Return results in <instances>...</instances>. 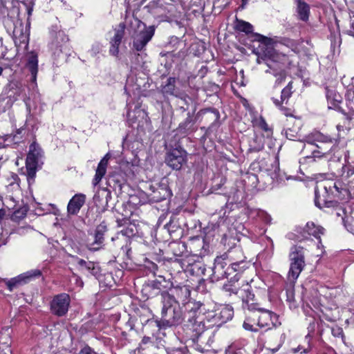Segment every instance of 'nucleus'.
<instances>
[{
    "instance_id": "nucleus-1",
    "label": "nucleus",
    "mask_w": 354,
    "mask_h": 354,
    "mask_svg": "<svg viewBox=\"0 0 354 354\" xmlns=\"http://www.w3.org/2000/svg\"><path fill=\"white\" fill-rule=\"evenodd\" d=\"M167 293L174 300L177 301L178 304L181 302L186 307V330L194 333L193 336L201 335L205 330V324L201 315L203 304L189 299L191 291L187 286L173 287Z\"/></svg>"
},
{
    "instance_id": "nucleus-2",
    "label": "nucleus",
    "mask_w": 354,
    "mask_h": 354,
    "mask_svg": "<svg viewBox=\"0 0 354 354\" xmlns=\"http://www.w3.org/2000/svg\"><path fill=\"white\" fill-rule=\"evenodd\" d=\"M248 264L242 249L239 246H234L214 259L212 278L218 281L228 278L234 272L241 274L248 267Z\"/></svg>"
},
{
    "instance_id": "nucleus-3",
    "label": "nucleus",
    "mask_w": 354,
    "mask_h": 354,
    "mask_svg": "<svg viewBox=\"0 0 354 354\" xmlns=\"http://www.w3.org/2000/svg\"><path fill=\"white\" fill-rule=\"evenodd\" d=\"M256 37L266 46L258 56L257 63H265L268 66V69L266 70V73H270L277 78L274 86H277L286 79L284 66L287 57L285 55L278 53L271 46V39L260 34H256Z\"/></svg>"
},
{
    "instance_id": "nucleus-4",
    "label": "nucleus",
    "mask_w": 354,
    "mask_h": 354,
    "mask_svg": "<svg viewBox=\"0 0 354 354\" xmlns=\"http://www.w3.org/2000/svg\"><path fill=\"white\" fill-rule=\"evenodd\" d=\"M161 302V318L156 321L157 326L159 328H167L180 325L184 319L180 304L174 300L167 292H162Z\"/></svg>"
},
{
    "instance_id": "nucleus-5",
    "label": "nucleus",
    "mask_w": 354,
    "mask_h": 354,
    "mask_svg": "<svg viewBox=\"0 0 354 354\" xmlns=\"http://www.w3.org/2000/svg\"><path fill=\"white\" fill-rule=\"evenodd\" d=\"M275 321L276 314L259 306L246 315L243 327L246 330L257 332L256 326L268 330L275 325Z\"/></svg>"
},
{
    "instance_id": "nucleus-6",
    "label": "nucleus",
    "mask_w": 354,
    "mask_h": 354,
    "mask_svg": "<svg viewBox=\"0 0 354 354\" xmlns=\"http://www.w3.org/2000/svg\"><path fill=\"white\" fill-rule=\"evenodd\" d=\"M324 189L325 194H323L322 197L318 196L315 189V204L320 209L337 207V202L333 198L344 200L349 196L348 188L343 187L340 182H328L324 186Z\"/></svg>"
},
{
    "instance_id": "nucleus-7",
    "label": "nucleus",
    "mask_w": 354,
    "mask_h": 354,
    "mask_svg": "<svg viewBox=\"0 0 354 354\" xmlns=\"http://www.w3.org/2000/svg\"><path fill=\"white\" fill-rule=\"evenodd\" d=\"M130 34L132 39L131 49L138 52L145 50L146 46L152 39L155 29L153 26L147 27L138 18H134L130 24Z\"/></svg>"
},
{
    "instance_id": "nucleus-8",
    "label": "nucleus",
    "mask_w": 354,
    "mask_h": 354,
    "mask_svg": "<svg viewBox=\"0 0 354 354\" xmlns=\"http://www.w3.org/2000/svg\"><path fill=\"white\" fill-rule=\"evenodd\" d=\"M290 261L288 279L295 281L305 267L304 249L303 247L294 245L289 254Z\"/></svg>"
},
{
    "instance_id": "nucleus-9",
    "label": "nucleus",
    "mask_w": 354,
    "mask_h": 354,
    "mask_svg": "<svg viewBox=\"0 0 354 354\" xmlns=\"http://www.w3.org/2000/svg\"><path fill=\"white\" fill-rule=\"evenodd\" d=\"M306 142L308 145H315L320 149L313 152V157H319V153L324 155L329 152L336 145L337 140L317 131L309 136Z\"/></svg>"
},
{
    "instance_id": "nucleus-10",
    "label": "nucleus",
    "mask_w": 354,
    "mask_h": 354,
    "mask_svg": "<svg viewBox=\"0 0 354 354\" xmlns=\"http://www.w3.org/2000/svg\"><path fill=\"white\" fill-rule=\"evenodd\" d=\"M187 161V153L180 147L171 149L167 152L165 162L173 169H180Z\"/></svg>"
},
{
    "instance_id": "nucleus-11",
    "label": "nucleus",
    "mask_w": 354,
    "mask_h": 354,
    "mask_svg": "<svg viewBox=\"0 0 354 354\" xmlns=\"http://www.w3.org/2000/svg\"><path fill=\"white\" fill-rule=\"evenodd\" d=\"M41 275V270L35 269L29 270L10 279H1L0 281H4L8 289L12 292L14 289L28 283L31 279L39 277Z\"/></svg>"
},
{
    "instance_id": "nucleus-12",
    "label": "nucleus",
    "mask_w": 354,
    "mask_h": 354,
    "mask_svg": "<svg viewBox=\"0 0 354 354\" xmlns=\"http://www.w3.org/2000/svg\"><path fill=\"white\" fill-rule=\"evenodd\" d=\"M12 38L18 53L19 51L25 52L28 49L29 32L27 27L24 26L22 23L15 26Z\"/></svg>"
},
{
    "instance_id": "nucleus-13",
    "label": "nucleus",
    "mask_w": 354,
    "mask_h": 354,
    "mask_svg": "<svg viewBox=\"0 0 354 354\" xmlns=\"http://www.w3.org/2000/svg\"><path fill=\"white\" fill-rule=\"evenodd\" d=\"M71 303L70 296L66 293H61L55 295L50 302L51 313L58 317L65 315Z\"/></svg>"
},
{
    "instance_id": "nucleus-14",
    "label": "nucleus",
    "mask_w": 354,
    "mask_h": 354,
    "mask_svg": "<svg viewBox=\"0 0 354 354\" xmlns=\"http://www.w3.org/2000/svg\"><path fill=\"white\" fill-rule=\"evenodd\" d=\"M172 283L169 280L165 279L162 276H158L155 280L149 281L143 288L144 291L149 293L148 297H153L160 293L162 296V292H167V289H170Z\"/></svg>"
},
{
    "instance_id": "nucleus-15",
    "label": "nucleus",
    "mask_w": 354,
    "mask_h": 354,
    "mask_svg": "<svg viewBox=\"0 0 354 354\" xmlns=\"http://www.w3.org/2000/svg\"><path fill=\"white\" fill-rule=\"evenodd\" d=\"M234 315L233 308L230 305L222 306L208 315L214 324L220 326L231 320Z\"/></svg>"
},
{
    "instance_id": "nucleus-16",
    "label": "nucleus",
    "mask_w": 354,
    "mask_h": 354,
    "mask_svg": "<svg viewBox=\"0 0 354 354\" xmlns=\"http://www.w3.org/2000/svg\"><path fill=\"white\" fill-rule=\"evenodd\" d=\"M220 113L215 108H206L200 110L196 115V120L209 125V129H212L218 125Z\"/></svg>"
},
{
    "instance_id": "nucleus-17",
    "label": "nucleus",
    "mask_w": 354,
    "mask_h": 354,
    "mask_svg": "<svg viewBox=\"0 0 354 354\" xmlns=\"http://www.w3.org/2000/svg\"><path fill=\"white\" fill-rule=\"evenodd\" d=\"M171 191L165 185H150L147 193L150 203H158L171 196Z\"/></svg>"
},
{
    "instance_id": "nucleus-18",
    "label": "nucleus",
    "mask_w": 354,
    "mask_h": 354,
    "mask_svg": "<svg viewBox=\"0 0 354 354\" xmlns=\"http://www.w3.org/2000/svg\"><path fill=\"white\" fill-rule=\"evenodd\" d=\"M106 230V225L104 223L96 227L93 234V241L87 243L89 250L97 251L102 248Z\"/></svg>"
},
{
    "instance_id": "nucleus-19",
    "label": "nucleus",
    "mask_w": 354,
    "mask_h": 354,
    "mask_svg": "<svg viewBox=\"0 0 354 354\" xmlns=\"http://www.w3.org/2000/svg\"><path fill=\"white\" fill-rule=\"evenodd\" d=\"M240 275L241 273L234 272L228 278H226L227 281L222 287V291L226 296L231 297L232 295L240 293V284L239 283Z\"/></svg>"
},
{
    "instance_id": "nucleus-20",
    "label": "nucleus",
    "mask_w": 354,
    "mask_h": 354,
    "mask_svg": "<svg viewBox=\"0 0 354 354\" xmlns=\"http://www.w3.org/2000/svg\"><path fill=\"white\" fill-rule=\"evenodd\" d=\"M125 25L124 23H120L115 28V33L113 37L111 39V47L109 52L111 55L116 56L119 53V46L121 44L122 39L124 35Z\"/></svg>"
},
{
    "instance_id": "nucleus-21",
    "label": "nucleus",
    "mask_w": 354,
    "mask_h": 354,
    "mask_svg": "<svg viewBox=\"0 0 354 354\" xmlns=\"http://www.w3.org/2000/svg\"><path fill=\"white\" fill-rule=\"evenodd\" d=\"M72 258L75 261L78 269L84 274H91L97 277L99 274V268L93 261H86L84 259H80L77 256H72Z\"/></svg>"
},
{
    "instance_id": "nucleus-22",
    "label": "nucleus",
    "mask_w": 354,
    "mask_h": 354,
    "mask_svg": "<svg viewBox=\"0 0 354 354\" xmlns=\"http://www.w3.org/2000/svg\"><path fill=\"white\" fill-rule=\"evenodd\" d=\"M26 68L30 73V80L35 83L38 72V55L35 52L31 51L27 54Z\"/></svg>"
},
{
    "instance_id": "nucleus-23",
    "label": "nucleus",
    "mask_w": 354,
    "mask_h": 354,
    "mask_svg": "<svg viewBox=\"0 0 354 354\" xmlns=\"http://www.w3.org/2000/svg\"><path fill=\"white\" fill-rule=\"evenodd\" d=\"M11 333L12 329L10 327L2 328L0 331V354H12Z\"/></svg>"
},
{
    "instance_id": "nucleus-24",
    "label": "nucleus",
    "mask_w": 354,
    "mask_h": 354,
    "mask_svg": "<svg viewBox=\"0 0 354 354\" xmlns=\"http://www.w3.org/2000/svg\"><path fill=\"white\" fill-rule=\"evenodd\" d=\"M86 196L82 194H75L69 201L67 205V213L68 216L77 215L82 207L85 203Z\"/></svg>"
},
{
    "instance_id": "nucleus-25",
    "label": "nucleus",
    "mask_w": 354,
    "mask_h": 354,
    "mask_svg": "<svg viewBox=\"0 0 354 354\" xmlns=\"http://www.w3.org/2000/svg\"><path fill=\"white\" fill-rule=\"evenodd\" d=\"M241 297L242 299V307L243 309H247L248 313L260 306L259 304L255 302L254 294L249 288L243 290V293L241 294Z\"/></svg>"
},
{
    "instance_id": "nucleus-26",
    "label": "nucleus",
    "mask_w": 354,
    "mask_h": 354,
    "mask_svg": "<svg viewBox=\"0 0 354 354\" xmlns=\"http://www.w3.org/2000/svg\"><path fill=\"white\" fill-rule=\"evenodd\" d=\"M195 122L196 120L194 119L193 114L189 112L185 120L179 124L177 128L178 133L183 136L193 133L196 130Z\"/></svg>"
},
{
    "instance_id": "nucleus-27",
    "label": "nucleus",
    "mask_w": 354,
    "mask_h": 354,
    "mask_svg": "<svg viewBox=\"0 0 354 354\" xmlns=\"http://www.w3.org/2000/svg\"><path fill=\"white\" fill-rule=\"evenodd\" d=\"M111 198V192L108 189L99 188L93 196V201L96 206L104 209L108 206Z\"/></svg>"
},
{
    "instance_id": "nucleus-28",
    "label": "nucleus",
    "mask_w": 354,
    "mask_h": 354,
    "mask_svg": "<svg viewBox=\"0 0 354 354\" xmlns=\"http://www.w3.org/2000/svg\"><path fill=\"white\" fill-rule=\"evenodd\" d=\"M41 156V149L39 146L36 143H32L30 146L29 152L27 155L26 163L31 164L32 165H38Z\"/></svg>"
},
{
    "instance_id": "nucleus-29",
    "label": "nucleus",
    "mask_w": 354,
    "mask_h": 354,
    "mask_svg": "<svg viewBox=\"0 0 354 354\" xmlns=\"http://www.w3.org/2000/svg\"><path fill=\"white\" fill-rule=\"evenodd\" d=\"M342 180L348 187L354 188V166L348 165L342 167Z\"/></svg>"
},
{
    "instance_id": "nucleus-30",
    "label": "nucleus",
    "mask_w": 354,
    "mask_h": 354,
    "mask_svg": "<svg viewBox=\"0 0 354 354\" xmlns=\"http://www.w3.org/2000/svg\"><path fill=\"white\" fill-rule=\"evenodd\" d=\"M302 236L307 239V235H312L317 239L320 238V235L324 233V228L320 226H316L314 223H307L303 228V232H300Z\"/></svg>"
},
{
    "instance_id": "nucleus-31",
    "label": "nucleus",
    "mask_w": 354,
    "mask_h": 354,
    "mask_svg": "<svg viewBox=\"0 0 354 354\" xmlns=\"http://www.w3.org/2000/svg\"><path fill=\"white\" fill-rule=\"evenodd\" d=\"M109 158V154H106L99 162L97 168L96 169L95 177L93 180V183L95 186L100 183L102 177L104 176L106 171Z\"/></svg>"
},
{
    "instance_id": "nucleus-32",
    "label": "nucleus",
    "mask_w": 354,
    "mask_h": 354,
    "mask_svg": "<svg viewBox=\"0 0 354 354\" xmlns=\"http://www.w3.org/2000/svg\"><path fill=\"white\" fill-rule=\"evenodd\" d=\"M25 134L26 129L24 128H19L14 134L7 135L5 141L8 142V145H18L24 141Z\"/></svg>"
},
{
    "instance_id": "nucleus-33",
    "label": "nucleus",
    "mask_w": 354,
    "mask_h": 354,
    "mask_svg": "<svg viewBox=\"0 0 354 354\" xmlns=\"http://www.w3.org/2000/svg\"><path fill=\"white\" fill-rule=\"evenodd\" d=\"M297 13L300 20L307 21L310 15V6L306 2L297 0Z\"/></svg>"
},
{
    "instance_id": "nucleus-34",
    "label": "nucleus",
    "mask_w": 354,
    "mask_h": 354,
    "mask_svg": "<svg viewBox=\"0 0 354 354\" xmlns=\"http://www.w3.org/2000/svg\"><path fill=\"white\" fill-rule=\"evenodd\" d=\"M176 79L174 77H169L167 82L162 86L161 92L165 96L174 95L177 96V91L176 88Z\"/></svg>"
},
{
    "instance_id": "nucleus-35",
    "label": "nucleus",
    "mask_w": 354,
    "mask_h": 354,
    "mask_svg": "<svg viewBox=\"0 0 354 354\" xmlns=\"http://www.w3.org/2000/svg\"><path fill=\"white\" fill-rule=\"evenodd\" d=\"M326 98L328 104H330L328 105L329 109H331L333 106L334 108L336 107L342 102L341 95L333 90L327 91Z\"/></svg>"
},
{
    "instance_id": "nucleus-36",
    "label": "nucleus",
    "mask_w": 354,
    "mask_h": 354,
    "mask_svg": "<svg viewBox=\"0 0 354 354\" xmlns=\"http://www.w3.org/2000/svg\"><path fill=\"white\" fill-rule=\"evenodd\" d=\"M19 178L15 173L11 172L7 177L6 187L9 191L18 190L19 189Z\"/></svg>"
},
{
    "instance_id": "nucleus-37",
    "label": "nucleus",
    "mask_w": 354,
    "mask_h": 354,
    "mask_svg": "<svg viewBox=\"0 0 354 354\" xmlns=\"http://www.w3.org/2000/svg\"><path fill=\"white\" fill-rule=\"evenodd\" d=\"M249 147V149L251 151L257 152L262 150L264 147L263 139L258 136H254L250 141Z\"/></svg>"
},
{
    "instance_id": "nucleus-38",
    "label": "nucleus",
    "mask_w": 354,
    "mask_h": 354,
    "mask_svg": "<svg viewBox=\"0 0 354 354\" xmlns=\"http://www.w3.org/2000/svg\"><path fill=\"white\" fill-rule=\"evenodd\" d=\"M236 28L240 32H243L246 34L252 33L253 31V26L249 22L239 20L237 21Z\"/></svg>"
},
{
    "instance_id": "nucleus-39",
    "label": "nucleus",
    "mask_w": 354,
    "mask_h": 354,
    "mask_svg": "<svg viewBox=\"0 0 354 354\" xmlns=\"http://www.w3.org/2000/svg\"><path fill=\"white\" fill-rule=\"evenodd\" d=\"M292 82H289L281 91V100H279L281 103H283L284 102H287L288 100L292 93Z\"/></svg>"
},
{
    "instance_id": "nucleus-40",
    "label": "nucleus",
    "mask_w": 354,
    "mask_h": 354,
    "mask_svg": "<svg viewBox=\"0 0 354 354\" xmlns=\"http://www.w3.org/2000/svg\"><path fill=\"white\" fill-rule=\"evenodd\" d=\"M120 233L124 236L132 237L134 236L138 233V230L135 225L129 224L127 227L123 228L120 231Z\"/></svg>"
},
{
    "instance_id": "nucleus-41",
    "label": "nucleus",
    "mask_w": 354,
    "mask_h": 354,
    "mask_svg": "<svg viewBox=\"0 0 354 354\" xmlns=\"http://www.w3.org/2000/svg\"><path fill=\"white\" fill-rule=\"evenodd\" d=\"M346 100L354 106V84L348 86L345 94Z\"/></svg>"
},
{
    "instance_id": "nucleus-42",
    "label": "nucleus",
    "mask_w": 354,
    "mask_h": 354,
    "mask_svg": "<svg viewBox=\"0 0 354 354\" xmlns=\"http://www.w3.org/2000/svg\"><path fill=\"white\" fill-rule=\"evenodd\" d=\"M343 221L347 230L354 234V218L347 216L343 218Z\"/></svg>"
},
{
    "instance_id": "nucleus-43",
    "label": "nucleus",
    "mask_w": 354,
    "mask_h": 354,
    "mask_svg": "<svg viewBox=\"0 0 354 354\" xmlns=\"http://www.w3.org/2000/svg\"><path fill=\"white\" fill-rule=\"evenodd\" d=\"M322 324V320L320 319L319 322H315L313 319L312 322L309 323V326L308 327V334L307 336H310L313 334L317 328H319L320 325Z\"/></svg>"
},
{
    "instance_id": "nucleus-44",
    "label": "nucleus",
    "mask_w": 354,
    "mask_h": 354,
    "mask_svg": "<svg viewBox=\"0 0 354 354\" xmlns=\"http://www.w3.org/2000/svg\"><path fill=\"white\" fill-rule=\"evenodd\" d=\"M272 100L273 102V103L277 106L279 107L281 111H282V113L286 115V116H292V114L290 113V111L286 108V107H283L281 106V104L280 102V101L277 99H275L274 97L272 98Z\"/></svg>"
},
{
    "instance_id": "nucleus-45",
    "label": "nucleus",
    "mask_w": 354,
    "mask_h": 354,
    "mask_svg": "<svg viewBox=\"0 0 354 354\" xmlns=\"http://www.w3.org/2000/svg\"><path fill=\"white\" fill-rule=\"evenodd\" d=\"M26 165L28 178H33L35 176L37 165H32L31 164L26 163Z\"/></svg>"
},
{
    "instance_id": "nucleus-46",
    "label": "nucleus",
    "mask_w": 354,
    "mask_h": 354,
    "mask_svg": "<svg viewBox=\"0 0 354 354\" xmlns=\"http://www.w3.org/2000/svg\"><path fill=\"white\" fill-rule=\"evenodd\" d=\"M136 113H138V114L142 113V114H144L145 113H144V111L142 110H141L139 108L136 109L133 112H131L130 111H128L127 114L128 120H129L131 122H135L134 116H135Z\"/></svg>"
},
{
    "instance_id": "nucleus-47",
    "label": "nucleus",
    "mask_w": 354,
    "mask_h": 354,
    "mask_svg": "<svg viewBox=\"0 0 354 354\" xmlns=\"http://www.w3.org/2000/svg\"><path fill=\"white\" fill-rule=\"evenodd\" d=\"M322 317L325 319L326 320L333 322L336 320V317L333 315V313L328 310L324 311V310H322Z\"/></svg>"
},
{
    "instance_id": "nucleus-48",
    "label": "nucleus",
    "mask_w": 354,
    "mask_h": 354,
    "mask_svg": "<svg viewBox=\"0 0 354 354\" xmlns=\"http://www.w3.org/2000/svg\"><path fill=\"white\" fill-rule=\"evenodd\" d=\"M257 124L265 131H270L268 124L266 123L265 119L261 116L257 120Z\"/></svg>"
},
{
    "instance_id": "nucleus-49",
    "label": "nucleus",
    "mask_w": 354,
    "mask_h": 354,
    "mask_svg": "<svg viewBox=\"0 0 354 354\" xmlns=\"http://www.w3.org/2000/svg\"><path fill=\"white\" fill-rule=\"evenodd\" d=\"M331 333L334 337H339L343 336V330L339 326L333 327L331 328Z\"/></svg>"
},
{
    "instance_id": "nucleus-50",
    "label": "nucleus",
    "mask_w": 354,
    "mask_h": 354,
    "mask_svg": "<svg viewBox=\"0 0 354 354\" xmlns=\"http://www.w3.org/2000/svg\"><path fill=\"white\" fill-rule=\"evenodd\" d=\"M152 344V341H151V338L149 337H144L140 344V346L138 347V349L140 350V349H144V348H142V346H145V345H147V344Z\"/></svg>"
},
{
    "instance_id": "nucleus-51",
    "label": "nucleus",
    "mask_w": 354,
    "mask_h": 354,
    "mask_svg": "<svg viewBox=\"0 0 354 354\" xmlns=\"http://www.w3.org/2000/svg\"><path fill=\"white\" fill-rule=\"evenodd\" d=\"M8 159L5 153V146L0 144V162H5Z\"/></svg>"
},
{
    "instance_id": "nucleus-52",
    "label": "nucleus",
    "mask_w": 354,
    "mask_h": 354,
    "mask_svg": "<svg viewBox=\"0 0 354 354\" xmlns=\"http://www.w3.org/2000/svg\"><path fill=\"white\" fill-rule=\"evenodd\" d=\"M285 134L288 139L289 140H294V138L296 137V132L295 131L288 129L285 130Z\"/></svg>"
},
{
    "instance_id": "nucleus-53",
    "label": "nucleus",
    "mask_w": 354,
    "mask_h": 354,
    "mask_svg": "<svg viewBox=\"0 0 354 354\" xmlns=\"http://www.w3.org/2000/svg\"><path fill=\"white\" fill-rule=\"evenodd\" d=\"M349 35L354 37V15L351 17L350 28L347 30Z\"/></svg>"
},
{
    "instance_id": "nucleus-54",
    "label": "nucleus",
    "mask_w": 354,
    "mask_h": 354,
    "mask_svg": "<svg viewBox=\"0 0 354 354\" xmlns=\"http://www.w3.org/2000/svg\"><path fill=\"white\" fill-rule=\"evenodd\" d=\"M230 349L232 352H235L236 350H239V353L240 354H243L242 349H239L238 346L237 342H234L230 346Z\"/></svg>"
},
{
    "instance_id": "nucleus-55",
    "label": "nucleus",
    "mask_w": 354,
    "mask_h": 354,
    "mask_svg": "<svg viewBox=\"0 0 354 354\" xmlns=\"http://www.w3.org/2000/svg\"><path fill=\"white\" fill-rule=\"evenodd\" d=\"M80 354H96V353L90 347H84L81 350Z\"/></svg>"
},
{
    "instance_id": "nucleus-56",
    "label": "nucleus",
    "mask_w": 354,
    "mask_h": 354,
    "mask_svg": "<svg viewBox=\"0 0 354 354\" xmlns=\"http://www.w3.org/2000/svg\"><path fill=\"white\" fill-rule=\"evenodd\" d=\"M62 53V46H59V48H56L55 51L53 52V55L55 57L59 58L60 57V53Z\"/></svg>"
},
{
    "instance_id": "nucleus-57",
    "label": "nucleus",
    "mask_w": 354,
    "mask_h": 354,
    "mask_svg": "<svg viewBox=\"0 0 354 354\" xmlns=\"http://www.w3.org/2000/svg\"><path fill=\"white\" fill-rule=\"evenodd\" d=\"M202 243V248H203V250L199 252V254H196V255H198V256H200V257L204 256V255H205V252H206V250H205V249H204V248H205V244H204L203 241H202V243Z\"/></svg>"
},
{
    "instance_id": "nucleus-58",
    "label": "nucleus",
    "mask_w": 354,
    "mask_h": 354,
    "mask_svg": "<svg viewBox=\"0 0 354 354\" xmlns=\"http://www.w3.org/2000/svg\"><path fill=\"white\" fill-rule=\"evenodd\" d=\"M77 283H80V287L83 286V281H82V279L80 278H79V277L77 278Z\"/></svg>"
},
{
    "instance_id": "nucleus-59",
    "label": "nucleus",
    "mask_w": 354,
    "mask_h": 354,
    "mask_svg": "<svg viewBox=\"0 0 354 354\" xmlns=\"http://www.w3.org/2000/svg\"><path fill=\"white\" fill-rule=\"evenodd\" d=\"M241 1H242L241 8H244V6L248 3L249 0H241Z\"/></svg>"
},
{
    "instance_id": "nucleus-60",
    "label": "nucleus",
    "mask_w": 354,
    "mask_h": 354,
    "mask_svg": "<svg viewBox=\"0 0 354 354\" xmlns=\"http://www.w3.org/2000/svg\"><path fill=\"white\" fill-rule=\"evenodd\" d=\"M4 214H5L3 210H0V221L3 218Z\"/></svg>"
},
{
    "instance_id": "nucleus-61",
    "label": "nucleus",
    "mask_w": 354,
    "mask_h": 354,
    "mask_svg": "<svg viewBox=\"0 0 354 354\" xmlns=\"http://www.w3.org/2000/svg\"><path fill=\"white\" fill-rule=\"evenodd\" d=\"M57 36L59 37H62L63 36H64V32H59L58 34H57Z\"/></svg>"
},
{
    "instance_id": "nucleus-62",
    "label": "nucleus",
    "mask_w": 354,
    "mask_h": 354,
    "mask_svg": "<svg viewBox=\"0 0 354 354\" xmlns=\"http://www.w3.org/2000/svg\"><path fill=\"white\" fill-rule=\"evenodd\" d=\"M177 245H178V248L180 247V244H178ZM181 247L183 248V250H185V246L184 244L181 245Z\"/></svg>"
},
{
    "instance_id": "nucleus-63",
    "label": "nucleus",
    "mask_w": 354,
    "mask_h": 354,
    "mask_svg": "<svg viewBox=\"0 0 354 354\" xmlns=\"http://www.w3.org/2000/svg\"><path fill=\"white\" fill-rule=\"evenodd\" d=\"M2 72H3V68L0 66V75H1Z\"/></svg>"
},
{
    "instance_id": "nucleus-64",
    "label": "nucleus",
    "mask_w": 354,
    "mask_h": 354,
    "mask_svg": "<svg viewBox=\"0 0 354 354\" xmlns=\"http://www.w3.org/2000/svg\"><path fill=\"white\" fill-rule=\"evenodd\" d=\"M336 214H337V216H338L341 215L340 212H336Z\"/></svg>"
}]
</instances>
